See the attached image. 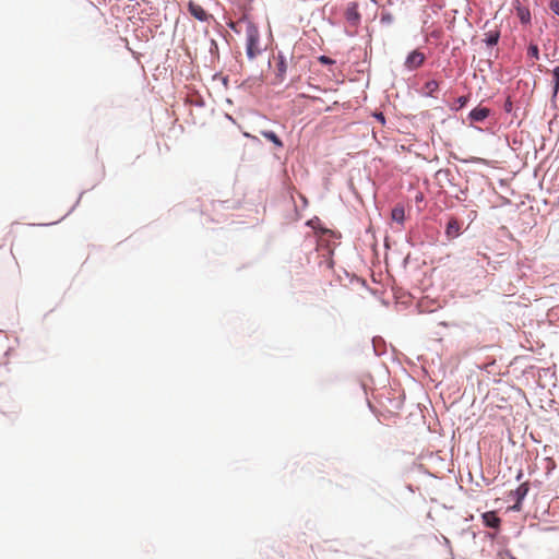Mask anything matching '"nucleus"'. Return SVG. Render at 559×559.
<instances>
[{
  "label": "nucleus",
  "mask_w": 559,
  "mask_h": 559,
  "mask_svg": "<svg viewBox=\"0 0 559 559\" xmlns=\"http://www.w3.org/2000/svg\"><path fill=\"white\" fill-rule=\"evenodd\" d=\"M229 26L236 33L241 31L245 32L246 53L250 60L255 59L262 53L263 47L261 45V35L253 22L248 19H240L236 23H230Z\"/></svg>",
  "instance_id": "1"
},
{
  "label": "nucleus",
  "mask_w": 559,
  "mask_h": 559,
  "mask_svg": "<svg viewBox=\"0 0 559 559\" xmlns=\"http://www.w3.org/2000/svg\"><path fill=\"white\" fill-rule=\"evenodd\" d=\"M530 490L528 483L521 484L515 490L510 491L509 497L514 500V504L510 508L512 511L522 510V501Z\"/></svg>",
  "instance_id": "2"
},
{
  "label": "nucleus",
  "mask_w": 559,
  "mask_h": 559,
  "mask_svg": "<svg viewBox=\"0 0 559 559\" xmlns=\"http://www.w3.org/2000/svg\"><path fill=\"white\" fill-rule=\"evenodd\" d=\"M188 11L195 20L201 22H209L212 19V15L207 13L201 4L194 1L188 2Z\"/></svg>",
  "instance_id": "3"
},
{
  "label": "nucleus",
  "mask_w": 559,
  "mask_h": 559,
  "mask_svg": "<svg viewBox=\"0 0 559 559\" xmlns=\"http://www.w3.org/2000/svg\"><path fill=\"white\" fill-rule=\"evenodd\" d=\"M426 56L419 50H413L405 60V67L408 70H416L424 64Z\"/></svg>",
  "instance_id": "4"
},
{
  "label": "nucleus",
  "mask_w": 559,
  "mask_h": 559,
  "mask_svg": "<svg viewBox=\"0 0 559 559\" xmlns=\"http://www.w3.org/2000/svg\"><path fill=\"white\" fill-rule=\"evenodd\" d=\"M358 8L359 5L357 2H349L345 11L346 20L355 26L360 22V13Z\"/></svg>",
  "instance_id": "5"
},
{
  "label": "nucleus",
  "mask_w": 559,
  "mask_h": 559,
  "mask_svg": "<svg viewBox=\"0 0 559 559\" xmlns=\"http://www.w3.org/2000/svg\"><path fill=\"white\" fill-rule=\"evenodd\" d=\"M483 523L487 527L498 530L501 524L500 518L496 514L495 511H488L481 514Z\"/></svg>",
  "instance_id": "6"
},
{
  "label": "nucleus",
  "mask_w": 559,
  "mask_h": 559,
  "mask_svg": "<svg viewBox=\"0 0 559 559\" xmlns=\"http://www.w3.org/2000/svg\"><path fill=\"white\" fill-rule=\"evenodd\" d=\"M276 78L280 82H283L287 72V62L282 53H278L276 58Z\"/></svg>",
  "instance_id": "7"
},
{
  "label": "nucleus",
  "mask_w": 559,
  "mask_h": 559,
  "mask_svg": "<svg viewBox=\"0 0 559 559\" xmlns=\"http://www.w3.org/2000/svg\"><path fill=\"white\" fill-rule=\"evenodd\" d=\"M461 233V224L460 222L452 217L448 224H447V228H445V235L449 239H453V238H456Z\"/></svg>",
  "instance_id": "8"
},
{
  "label": "nucleus",
  "mask_w": 559,
  "mask_h": 559,
  "mask_svg": "<svg viewBox=\"0 0 559 559\" xmlns=\"http://www.w3.org/2000/svg\"><path fill=\"white\" fill-rule=\"evenodd\" d=\"M490 114L487 107H476L469 112V119L475 122L484 121Z\"/></svg>",
  "instance_id": "9"
},
{
  "label": "nucleus",
  "mask_w": 559,
  "mask_h": 559,
  "mask_svg": "<svg viewBox=\"0 0 559 559\" xmlns=\"http://www.w3.org/2000/svg\"><path fill=\"white\" fill-rule=\"evenodd\" d=\"M499 38H500V31L496 27V28L489 29L488 32L485 33L484 40L488 46H495L498 44Z\"/></svg>",
  "instance_id": "10"
},
{
  "label": "nucleus",
  "mask_w": 559,
  "mask_h": 559,
  "mask_svg": "<svg viewBox=\"0 0 559 559\" xmlns=\"http://www.w3.org/2000/svg\"><path fill=\"white\" fill-rule=\"evenodd\" d=\"M261 135L271 141L278 148H282L284 145L282 140L273 131H261Z\"/></svg>",
  "instance_id": "11"
},
{
  "label": "nucleus",
  "mask_w": 559,
  "mask_h": 559,
  "mask_svg": "<svg viewBox=\"0 0 559 559\" xmlns=\"http://www.w3.org/2000/svg\"><path fill=\"white\" fill-rule=\"evenodd\" d=\"M392 219L402 224L405 219V211L402 205H396L391 212Z\"/></svg>",
  "instance_id": "12"
},
{
  "label": "nucleus",
  "mask_w": 559,
  "mask_h": 559,
  "mask_svg": "<svg viewBox=\"0 0 559 559\" xmlns=\"http://www.w3.org/2000/svg\"><path fill=\"white\" fill-rule=\"evenodd\" d=\"M552 76H554V96H556L559 92V67H556L552 70Z\"/></svg>",
  "instance_id": "13"
},
{
  "label": "nucleus",
  "mask_w": 559,
  "mask_h": 559,
  "mask_svg": "<svg viewBox=\"0 0 559 559\" xmlns=\"http://www.w3.org/2000/svg\"><path fill=\"white\" fill-rule=\"evenodd\" d=\"M527 55H528V57H531L533 59H536V60L539 59V49H538L537 45L531 44L527 49Z\"/></svg>",
  "instance_id": "14"
},
{
  "label": "nucleus",
  "mask_w": 559,
  "mask_h": 559,
  "mask_svg": "<svg viewBox=\"0 0 559 559\" xmlns=\"http://www.w3.org/2000/svg\"><path fill=\"white\" fill-rule=\"evenodd\" d=\"M425 87L431 94V93L436 92L439 88V84H438L437 81L431 80V81H428L426 83Z\"/></svg>",
  "instance_id": "15"
},
{
  "label": "nucleus",
  "mask_w": 559,
  "mask_h": 559,
  "mask_svg": "<svg viewBox=\"0 0 559 559\" xmlns=\"http://www.w3.org/2000/svg\"><path fill=\"white\" fill-rule=\"evenodd\" d=\"M549 7L554 13L559 15V0H550Z\"/></svg>",
  "instance_id": "16"
},
{
  "label": "nucleus",
  "mask_w": 559,
  "mask_h": 559,
  "mask_svg": "<svg viewBox=\"0 0 559 559\" xmlns=\"http://www.w3.org/2000/svg\"><path fill=\"white\" fill-rule=\"evenodd\" d=\"M520 19L523 23H527L530 21V12L524 10H519Z\"/></svg>",
  "instance_id": "17"
},
{
  "label": "nucleus",
  "mask_w": 559,
  "mask_h": 559,
  "mask_svg": "<svg viewBox=\"0 0 559 559\" xmlns=\"http://www.w3.org/2000/svg\"><path fill=\"white\" fill-rule=\"evenodd\" d=\"M318 60L322 64H334L335 63V61L328 56H320L318 58Z\"/></svg>",
  "instance_id": "18"
},
{
  "label": "nucleus",
  "mask_w": 559,
  "mask_h": 559,
  "mask_svg": "<svg viewBox=\"0 0 559 559\" xmlns=\"http://www.w3.org/2000/svg\"><path fill=\"white\" fill-rule=\"evenodd\" d=\"M503 108H504V110H506L507 112H511V111H512V109H513V103H512V100L510 99V97L506 100Z\"/></svg>",
  "instance_id": "19"
},
{
  "label": "nucleus",
  "mask_w": 559,
  "mask_h": 559,
  "mask_svg": "<svg viewBox=\"0 0 559 559\" xmlns=\"http://www.w3.org/2000/svg\"><path fill=\"white\" fill-rule=\"evenodd\" d=\"M468 98L466 96H461L457 98V104L460 107H464L467 104Z\"/></svg>",
  "instance_id": "20"
},
{
  "label": "nucleus",
  "mask_w": 559,
  "mask_h": 559,
  "mask_svg": "<svg viewBox=\"0 0 559 559\" xmlns=\"http://www.w3.org/2000/svg\"><path fill=\"white\" fill-rule=\"evenodd\" d=\"M381 21L390 23L392 21V16L390 14H384L381 17Z\"/></svg>",
  "instance_id": "21"
},
{
  "label": "nucleus",
  "mask_w": 559,
  "mask_h": 559,
  "mask_svg": "<svg viewBox=\"0 0 559 559\" xmlns=\"http://www.w3.org/2000/svg\"><path fill=\"white\" fill-rule=\"evenodd\" d=\"M378 120H382V121H384V117H383V115H382V114H379V116H378Z\"/></svg>",
  "instance_id": "22"
},
{
  "label": "nucleus",
  "mask_w": 559,
  "mask_h": 559,
  "mask_svg": "<svg viewBox=\"0 0 559 559\" xmlns=\"http://www.w3.org/2000/svg\"><path fill=\"white\" fill-rule=\"evenodd\" d=\"M378 120H382V121H384V117H383V115H382V114H379V116H378Z\"/></svg>",
  "instance_id": "23"
}]
</instances>
